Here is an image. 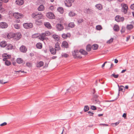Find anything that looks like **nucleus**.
<instances>
[{
    "mask_svg": "<svg viewBox=\"0 0 134 134\" xmlns=\"http://www.w3.org/2000/svg\"><path fill=\"white\" fill-rule=\"evenodd\" d=\"M80 53L79 50H74V52H72V55L75 58H81L82 57L80 56Z\"/></svg>",
    "mask_w": 134,
    "mask_h": 134,
    "instance_id": "nucleus-1",
    "label": "nucleus"
},
{
    "mask_svg": "<svg viewBox=\"0 0 134 134\" xmlns=\"http://www.w3.org/2000/svg\"><path fill=\"white\" fill-rule=\"evenodd\" d=\"M74 1V0H66L64 1L65 5L68 7H70L72 5V3Z\"/></svg>",
    "mask_w": 134,
    "mask_h": 134,
    "instance_id": "nucleus-2",
    "label": "nucleus"
},
{
    "mask_svg": "<svg viewBox=\"0 0 134 134\" xmlns=\"http://www.w3.org/2000/svg\"><path fill=\"white\" fill-rule=\"evenodd\" d=\"M121 6H122V9H121V11L124 12L125 14H126L127 12V9H128V7L127 5L126 4H122Z\"/></svg>",
    "mask_w": 134,
    "mask_h": 134,
    "instance_id": "nucleus-3",
    "label": "nucleus"
},
{
    "mask_svg": "<svg viewBox=\"0 0 134 134\" xmlns=\"http://www.w3.org/2000/svg\"><path fill=\"white\" fill-rule=\"evenodd\" d=\"M125 18L123 17H121L120 15H117L115 17V20L118 22H123Z\"/></svg>",
    "mask_w": 134,
    "mask_h": 134,
    "instance_id": "nucleus-4",
    "label": "nucleus"
},
{
    "mask_svg": "<svg viewBox=\"0 0 134 134\" xmlns=\"http://www.w3.org/2000/svg\"><path fill=\"white\" fill-rule=\"evenodd\" d=\"M23 26L25 28L29 29L31 28L32 27L33 24L31 23H25L23 24Z\"/></svg>",
    "mask_w": 134,
    "mask_h": 134,
    "instance_id": "nucleus-5",
    "label": "nucleus"
},
{
    "mask_svg": "<svg viewBox=\"0 0 134 134\" xmlns=\"http://www.w3.org/2000/svg\"><path fill=\"white\" fill-rule=\"evenodd\" d=\"M23 15L22 14L18 13H15L13 14V16L16 18L19 19L21 18Z\"/></svg>",
    "mask_w": 134,
    "mask_h": 134,
    "instance_id": "nucleus-6",
    "label": "nucleus"
},
{
    "mask_svg": "<svg viewBox=\"0 0 134 134\" xmlns=\"http://www.w3.org/2000/svg\"><path fill=\"white\" fill-rule=\"evenodd\" d=\"M46 16L48 18L50 19H53L55 17V16L53 13L51 12H49L46 14Z\"/></svg>",
    "mask_w": 134,
    "mask_h": 134,
    "instance_id": "nucleus-7",
    "label": "nucleus"
},
{
    "mask_svg": "<svg viewBox=\"0 0 134 134\" xmlns=\"http://www.w3.org/2000/svg\"><path fill=\"white\" fill-rule=\"evenodd\" d=\"M8 26L7 23L5 22L0 23V28L2 29L6 28Z\"/></svg>",
    "mask_w": 134,
    "mask_h": 134,
    "instance_id": "nucleus-8",
    "label": "nucleus"
},
{
    "mask_svg": "<svg viewBox=\"0 0 134 134\" xmlns=\"http://www.w3.org/2000/svg\"><path fill=\"white\" fill-rule=\"evenodd\" d=\"M40 36V37L39 38L42 41H43L44 40H47L48 39L46 37V36L45 35L44 33H42L41 34Z\"/></svg>",
    "mask_w": 134,
    "mask_h": 134,
    "instance_id": "nucleus-9",
    "label": "nucleus"
},
{
    "mask_svg": "<svg viewBox=\"0 0 134 134\" xmlns=\"http://www.w3.org/2000/svg\"><path fill=\"white\" fill-rule=\"evenodd\" d=\"M77 88L76 86H72L71 87H70L67 90V91L69 92V91L72 90V93H73L74 92H75L76 91Z\"/></svg>",
    "mask_w": 134,
    "mask_h": 134,
    "instance_id": "nucleus-10",
    "label": "nucleus"
},
{
    "mask_svg": "<svg viewBox=\"0 0 134 134\" xmlns=\"http://www.w3.org/2000/svg\"><path fill=\"white\" fill-rule=\"evenodd\" d=\"M20 50L21 52L24 53L26 52L27 49L25 46L22 45L20 47Z\"/></svg>",
    "mask_w": 134,
    "mask_h": 134,
    "instance_id": "nucleus-11",
    "label": "nucleus"
},
{
    "mask_svg": "<svg viewBox=\"0 0 134 134\" xmlns=\"http://www.w3.org/2000/svg\"><path fill=\"white\" fill-rule=\"evenodd\" d=\"M81 54L84 55H86L88 54V53L84 49H81L79 50Z\"/></svg>",
    "mask_w": 134,
    "mask_h": 134,
    "instance_id": "nucleus-12",
    "label": "nucleus"
},
{
    "mask_svg": "<svg viewBox=\"0 0 134 134\" xmlns=\"http://www.w3.org/2000/svg\"><path fill=\"white\" fill-rule=\"evenodd\" d=\"M24 3L23 0H16V4L19 5H23Z\"/></svg>",
    "mask_w": 134,
    "mask_h": 134,
    "instance_id": "nucleus-13",
    "label": "nucleus"
},
{
    "mask_svg": "<svg viewBox=\"0 0 134 134\" xmlns=\"http://www.w3.org/2000/svg\"><path fill=\"white\" fill-rule=\"evenodd\" d=\"M58 51V49H54L53 48H50V51L51 53L53 54H55L56 52V51Z\"/></svg>",
    "mask_w": 134,
    "mask_h": 134,
    "instance_id": "nucleus-14",
    "label": "nucleus"
},
{
    "mask_svg": "<svg viewBox=\"0 0 134 134\" xmlns=\"http://www.w3.org/2000/svg\"><path fill=\"white\" fill-rule=\"evenodd\" d=\"M118 86L119 87V91H121L123 92H124L125 91V89L124 88V86L122 85H120V86L119 85H118Z\"/></svg>",
    "mask_w": 134,
    "mask_h": 134,
    "instance_id": "nucleus-15",
    "label": "nucleus"
},
{
    "mask_svg": "<svg viewBox=\"0 0 134 134\" xmlns=\"http://www.w3.org/2000/svg\"><path fill=\"white\" fill-rule=\"evenodd\" d=\"M7 44L6 41H3L0 43V45L1 47H5Z\"/></svg>",
    "mask_w": 134,
    "mask_h": 134,
    "instance_id": "nucleus-16",
    "label": "nucleus"
},
{
    "mask_svg": "<svg viewBox=\"0 0 134 134\" xmlns=\"http://www.w3.org/2000/svg\"><path fill=\"white\" fill-rule=\"evenodd\" d=\"M77 15V14L74 13V12L71 11L69 13V16L70 17H72Z\"/></svg>",
    "mask_w": 134,
    "mask_h": 134,
    "instance_id": "nucleus-17",
    "label": "nucleus"
},
{
    "mask_svg": "<svg viewBox=\"0 0 134 134\" xmlns=\"http://www.w3.org/2000/svg\"><path fill=\"white\" fill-rule=\"evenodd\" d=\"M37 9L40 11H43L44 9V7L43 5H41L38 7Z\"/></svg>",
    "mask_w": 134,
    "mask_h": 134,
    "instance_id": "nucleus-18",
    "label": "nucleus"
},
{
    "mask_svg": "<svg viewBox=\"0 0 134 134\" xmlns=\"http://www.w3.org/2000/svg\"><path fill=\"white\" fill-rule=\"evenodd\" d=\"M62 47L63 46L65 48H68V43L66 41H64L62 43Z\"/></svg>",
    "mask_w": 134,
    "mask_h": 134,
    "instance_id": "nucleus-19",
    "label": "nucleus"
},
{
    "mask_svg": "<svg viewBox=\"0 0 134 134\" xmlns=\"http://www.w3.org/2000/svg\"><path fill=\"white\" fill-rule=\"evenodd\" d=\"M114 30L118 32L119 30V26L117 25H115L114 26L113 28Z\"/></svg>",
    "mask_w": 134,
    "mask_h": 134,
    "instance_id": "nucleus-20",
    "label": "nucleus"
},
{
    "mask_svg": "<svg viewBox=\"0 0 134 134\" xmlns=\"http://www.w3.org/2000/svg\"><path fill=\"white\" fill-rule=\"evenodd\" d=\"M43 62L40 61L37 63L36 66L38 68H40L43 66Z\"/></svg>",
    "mask_w": 134,
    "mask_h": 134,
    "instance_id": "nucleus-21",
    "label": "nucleus"
},
{
    "mask_svg": "<svg viewBox=\"0 0 134 134\" xmlns=\"http://www.w3.org/2000/svg\"><path fill=\"white\" fill-rule=\"evenodd\" d=\"M62 36L63 38H66L68 37H70V34L68 33L67 34H63L62 35Z\"/></svg>",
    "mask_w": 134,
    "mask_h": 134,
    "instance_id": "nucleus-22",
    "label": "nucleus"
},
{
    "mask_svg": "<svg viewBox=\"0 0 134 134\" xmlns=\"http://www.w3.org/2000/svg\"><path fill=\"white\" fill-rule=\"evenodd\" d=\"M91 48L92 46L90 44H88L86 46V50L88 52L90 51Z\"/></svg>",
    "mask_w": 134,
    "mask_h": 134,
    "instance_id": "nucleus-23",
    "label": "nucleus"
},
{
    "mask_svg": "<svg viewBox=\"0 0 134 134\" xmlns=\"http://www.w3.org/2000/svg\"><path fill=\"white\" fill-rule=\"evenodd\" d=\"M44 25L46 27L49 29H51V25L48 22L45 23Z\"/></svg>",
    "mask_w": 134,
    "mask_h": 134,
    "instance_id": "nucleus-24",
    "label": "nucleus"
},
{
    "mask_svg": "<svg viewBox=\"0 0 134 134\" xmlns=\"http://www.w3.org/2000/svg\"><path fill=\"white\" fill-rule=\"evenodd\" d=\"M98 46L96 44H94L92 46V48L94 50H97L98 48Z\"/></svg>",
    "mask_w": 134,
    "mask_h": 134,
    "instance_id": "nucleus-25",
    "label": "nucleus"
},
{
    "mask_svg": "<svg viewBox=\"0 0 134 134\" xmlns=\"http://www.w3.org/2000/svg\"><path fill=\"white\" fill-rule=\"evenodd\" d=\"M7 45V46L6 48L7 50L12 49L13 48V46L12 44H9Z\"/></svg>",
    "mask_w": 134,
    "mask_h": 134,
    "instance_id": "nucleus-26",
    "label": "nucleus"
},
{
    "mask_svg": "<svg viewBox=\"0 0 134 134\" xmlns=\"http://www.w3.org/2000/svg\"><path fill=\"white\" fill-rule=\"evenodd\" d=\"M35 24L38 25H40L42 24L41 20L39 19H36L35 20Z\"/></svg>",
    "mask_w": 134,
    "mask_h": 134,
    "instance_id": "nucleus-27",
    "label": "nucleus"
},
{
    "mask_svg": "<svg viewBox=\"0 0 134 134\" xmlns=\"http://www.w3.org/2000/svg\"><path fill=\"white\" fill-rule=\"evenodd\" d=\"M95 6L99 10H101L103 8L102 5L101 4H97Z\"/></svg>",
    "mask_w": 134,
    "mask_h": 134,
    "instance_id": "nucleus-28",
    "label": "nucleus"
},
{
    "mask_svg": "<svg viewBox=\"0 0 134 134\" xmlns=\"http://www.w3.org/2000/svg\"><path fill=\"white\" fill-rule=\"evenodd\" d=\"M36 47L38 49H41L42 47V44L40 43H37L36 45Z\"/></svg>",
    "mask_w": 134,
    "mask_h": 134,
    "instance_id": "nucleus-29",
    "label": "nucleus"
},
{
    "mask_svg": "<svg viewBox=\"0 0 134 134\" xmlns=\"http://www.w3.org/2000/svg\"><path fill=\"white\" fill-rule=\"evenodd\" d=\"M133 27V26L131 24L128 25L126 26V28L128 30H131Z\"/></svg>",
    "mask_w": 134,
    "mask_h": 134,
    "instance_id": "nucleus-30",
    "label": "nucleus"
},
{
    "mask_svg": "<svg viewBox=\"0 0 134 134\" xmlns=\"http://www.w3.org/2000/svg\"><path fill=\"white\" fill-rule=\"evenodd\" d=\"M68 25V27L72 28L74 27L75 25L74 23L71 22L69 23Z\"/></svg>",
    "mask_w": 134,
    "mask_h": 134,
    "instance_id": "nucleus-31",
    "label": "nucleus"
},
{
    "mask_svg": "<svg viewBox=\"0 0 134 134\" xmlns=\"http://www.w3.org/2000/svg\"><path fill=\"white\" fill-rule=\"evenodd\" d=\"M23 60L22 59L20 58H18L16 60V62L18 64H21L22 63Z\"/></svg>",
    "mask_w": 134,
    "mask_h": 134,
    "instance_id": "nucleus-32",
    "label": "nucleus"
},
{
    "mask_svg": "<svg viewBox=\"0 0 134 134\" xmlns=\"http://www.w3.org/2000/svg\"><path fill=\"white\" fill-rule=\"evenodd\" d=\"M2 0H0V10H2V12H3L5 10L2 8Z\"/></svg>",
    "mask_w": 134,
    "mask_h": 134,
    "instance_id": "nucleus-33",
    "label": "nucleus"
},
{
    "mask_svg": "<svg viewBox=\"0 0 134 134\" xmlns=\"http://www.w3.org/2000/svg\"><path fill=\"white\" fill-rule=\"evenodd\" d=\"M93 12V10L92 9H91L89 8H88V9H87V10H86V13L87 14H91V13H92Z\"/></svg>",
    "mask_w": 134,
    "mask_h": 134,
    "instance_id": "nucleus-34",
    "label": "nucleus"
},
{
    "mask_svg": "<svg viewBox=\"0 0 134 134\" xmlns=\"http://www.w3.org/2000/svg\"><path fill=\"white\" fill-rule=\"evenodd\" d=\"M89 109V107L88 105H85L84 106L83 110L85 112H86Z\"/></svg>",
    "mask_w": 134,
    "mask_h": 134,
    "instance_id": "nucleus-35",
    "label": "nucleus"
},
{
    "mask_svg": "<svg viewBox=\"0 0 134 134\" xmlns=\"http://www.w3.org/2000/svg\"><path fill=\"white\" fill-rule=\"evenodd\" d=\"M4 57H5V58L10 59L11 57V56L10 55H8L7 54H4L3 55Z\"/></svg>",
    "mask_w": 134,
    "mask_h": 134,
    "instance_id": "nucleus-36",
    "label": "nucleus"
},
{
    "mask_svg": "<svg viewBox=\"0 0 134 134\" xmlns=\"http://www.w3.org/2000/svg\"><path fill=\"white\" fill-rule=\"evenodd\" d=\"M52 37L56 41H58L59 39L58 35H52Z\"/></svg>",
    "mask_w": 134,
    "mask_h": 134,
    "instance_id": "nucleus-37",
    "label": "nucleus"
},
{
    "mask_svg": "<svg viewBox=\"0 0 134 134\" xmlns=\"http://www.w3.org/2000/svg\"><path fill=\"white\" fill-rule=\"evenodd\" d=\"M42 17L43 15L41 13H39L38 14H37V18L42 19Z\"/></svg>",
    "mask_w": 134,
    "mask_h": 134,
    "instance_id": "nucleus-38",
    "label": "nucleus"
},
{
    "mask_svg": "<svg viewBox=\"0 0 134 134\" xmlns=\"http://www.w3.org/2000/svg\"><path fill=\"white\" fill-rule=\"evenodd\" d=\"M64 10L63 8L62 7H59V12L61 14H63L64 12Z\"/></svg>",
    "mask_w": 134,
    "mask_h": 134,
    "instance_id": "nucleus-39",
    "label": "nucleus"
},
{
    "mask_svg": "<svg viewBox=\"0 0 134 134\" xmlns=\"http://www.w3.org/2000/svg\"><path fill=\"white\" fill-rule=\"evenodd\" d=\"M102 29V28L100 25H98L96 26V29L97 30H100Z\"/></svg>",
    "mask_w": 134,
    "mask_h": 134,
    "instance_id": "nucleus-40",
    "label": "nucleus"
},
{
    "mask_svg": "<svg viewBox=\"0 0 134 134\" xmlns=\"http://www.w3.org/2000/svg\"><path fill=\"white\" fill-rule=\"evenodd\" d=\"M119 76V74H118L116 75L114 73L113 74H112L111 75V76L115 78H117Z\"/></svg>",
    "mask_w": 134,
    "mask_h": 134,
    "instance_id": "nucleus-41",
    "label": "nucleus"
},
{
    "mask_svg": "<svg viewBox=\"0 0 134 134\" xmlns=\"http://www.w3.org/2000/svg\"><path fill=\"white\" fill-rule=\"evenodd\" d=\"M14 27L16 29H19L20 28V25L18 24H15L14 25Z\"/></svg>",
    "mask_w": 134,
    "mask_h": 134,
    "instance_id": "nucleus-42",
    "label": "nucleus"
},
{
    "mask_svg": "<svg viewBox=\"0 0 134 134\" xmlns=\"http://www.w3.org/2000/svg\"><path fill=\"white\" fill-rule=\"evenodd\" d=\"M120 121V120H119L118 121L114 123H112L111 124V126H112L114 127H115L116 125H118Z\"/></svg>",
    "mask_w": 134,
    "mask_h": 134,
    "instance_id": "nucleus-43",
    "label": "nucleus"
},
{
    "mask_svg": "<svg viewBox=\"0 0 134 134\" xmlns=\"http://www.w3.org/2000/svg\"><path fill=\"white\" fill-rule=\"evenodd\" d=\"M86 113L87 115H88V114H89L90 116H93V114H94V113H93V112H92L90 111H88Z\"/></svg>",
    "mask_w": 134,
    "mask_h": 134,
    "instance_id": "nucleus-44",
    "label": "nucleus"
},
{
    "mask_svg": "<svg viewBox=\"0 0 134 134\" xmlns=\"http://www.w3.org/2000/svg\"><path fill=\"white\" fill-rule=\"evenodd\" d=\"M5 64L7 66H9L11 64V62L8 60H6L5 62Z\"/></svg>",
    "mask_w": 134,
    "mask_h": 134,
    "instance_id": "nucleus-45",
    "label": "nucleus"
},
{
    "mask_svg": "<svg viewBox=\"0 0 134 134\" xmlns=\"http://www.w3.org/2000/svg\"><path fill=\"white\" fill-rule=\"evenodd\" d=\"M62 57H64L65 58H67L69 56L68 54L66 53H64V54L62 53Z\"/></svg>",
    "mask_w": 134,
    "mask_h": 134,
    "instance_id": "nucleus-46",
    "label": "nucleus"
},
{
    "mask_svg": "<svg viewBox=\"0 0 134 134\" xmlns=\"http://www.w3.org/2000/svg\"><path fill=\"white\" fill-rule=\"evenodd\" d=\"M64 29V27L61 24H59V31H61Z\"/></svg>",
    "mask_w": 134,
    "mask_h": 134,
    "instance_id": "nucleus-47",
    "label": "nucleus"
},
{
    "mask_svg": "<svg viewBox=\"0 0 134 134\" xmlns=\"http://www.w3.org/2000/svg\"><path fill=\"white\" fill-rule=\"evenodd\" d=\"M90 109L93 110H96L97 109L96 107L94 105L91 106V107Z\"/></svg>",
    "mask_w": 134,
    "mask_h": 134,
    "instance_id": "nucleus-48",
    "label": "nucleus"
},
{
    "mask_svg": "<svg viewBox=\"0 0 134 134\" xmlns=\"http://www.w3.org/2000/svg\"><path fill=\"white\" fill-rule=\"evenodd\" d=\"M125 27L122 26V29L120 30V32L121 33H122L125 32Z\"/></svg>",
    "mask_w": 134,
    "mask_h": 134,
    "instance_id": "nucleus-49",
    "label": "nucleus"
},
{
    "mask_svg": "<svg viewBox=\"0 0 134 134\" xmlns=\"http://www.w3.org/2000/svg\"><path fill=\"white\" fill-rule=\"evenodd\" d=\"M37 14L33 13L31 15V16L33 18H37Z\"/></svg>",
    "mask_w": 134,
    "mask_h": 134,
    "instance_id": "nucleus-50",
    "label": "nucleus"
},
{
    "mask_svg": "<svg viewBox=\"0 0 134 134\" xmlns=\"http://www.w3.org/2000/svg\"><path fill=\"white\" fill-rule=\"evenodd\" d=\"M113 40V38H111L110 39L108 40L107 42V43L108 44H110L112 42Z\"/></svg>",
    "mask_w": 134,
    "mask_h": 134,
    "instance_id": "nucleus-51",
    "label": "nucleus"
},
{
    "mask_svg": "<svg viewBox=\"0 0 134 134\" xmlns=\"http://www.w3.org/2000/svg\"><path fill=\"white\" fill-rule=\"evenodd\" d=\"M55 49H57L58 50H59V43L58 42H57L55 43Z\"/></svg>",
    "mask_w": 134,
    "mask_h": 134,
    "instance_id": "nucleus-52",
    "label": "nucleus"
},
{
    "mask_svg": "<svg viewBox=\"0 0 134 134\" xmlns=\"http://www.w3.org/2000/svg\"><path fill=\"white\" fill-rule=\"evenodd\" d=\"M44 34H45V35H46V36H49L50 35L51 33L49 31H46L44 33Z\"/></svg>",
    "mask_w": 134,
    "mask_h": 134,
    "instance_id": "nucleus-53",
    "label": "nucleus"
},
{
    "mask_svg": "<svg viewBox=\"0 0 134 134\" xmlns=\"http://www.w3.org/2000/svg\"><path fill=\"white\" fill-rule=\"evenodd\" d=\"M84 20L83 19H79L78 20L77 22L79 23H81L83 22Z\"/></svg>",
    "mask_w": 134,
    "mask_h": 134,
    "instance_id": "nucleus-54",
    "label": "nucleus"
},
{
    "mask_svg": "<svg viewBox=\"0 0 134 134\" xmlns=\"http://www.w3.org/2000/svg\"><path fill=\"white\" fill-rule=\"evenodd\" d=\"M117 99V98H116L115 99L112 100H105V102H114V101Z\"/></svg>",
    "mask_w": 134,
    "mask_h": 134,
    "instance_id": "nucleus-55",
    "label": "nucleus"
},
{
    "mask_svg": "<svg viewBox=\"0 0 134 134\" xmlns=\"http://www.w3.org/2000/svg\"><path fill=\"white\" fill-rule=\"evenodd\" d=\"M95 100V101L96 102V103H98V104H99L100 103V101L97 98H96Z\"/></svg>",
    "mask_w": 134,
    "mask_h": 134,
    "instance_id": "nucleus-56",
    "label": "nucleus"
},
{
    "mask_svg": "<svg viewBox=\"0 0 134 134\" xmlns=\"http://www.w3.org/2000/svg\"><path fill=\"white\" fill-rule=\"evenodd\" d=\"M26 65L27 66L29 67H30L31 66V64L29 62L26 63Z\"/></svg>",
    "mask_w": 134,
    "mask_h": 134,
    "instance_id": "nucleus-57",
    "label": "nucleus"
},
{
    "mask_svg": "<svg viewBox=\"0 0 134 134\" xmlns=\"http://www.w3.org/2000/svg\"><path fill=\"white\" fill-rule=\"evenodd\" d=\"M15 72L16 74H18V73H19L20 72H23L25 73V72L24 71H21V70H19V71H15Z\"/></svg>",
    "mask_w": 134,
    "mask_h": 134,
    "instance_id": "nucleus-58",
    "label": "nucleus"
},
{
    "mask_svg": "<svg viewBox=\"0 0 134 134\" xmlns=\"http://www.w3.org/2000/svg\"><path fill=\"white\" fill-rule=\"evenodd\" d=\"M7 124V123L6 122H4V123L1 124L0 126H3L6 125Z\"/></svg>",
    "mask_w": 134,
    "mask_h": 134,
    "instance_id": "nucleus-59",
    "label": "nucleus"
},
{
    "mask_svg": "<svg viewBox=\"0 0 134 134\" xmlns=\"http://www.w3.org/2000/svg\"><path fill=\"white\" fill-rule=\"evenodd\" d=\"M122 117H124L125 119L127 118L126 114V113H124L122 116Z\"/></svg>",
    "mask_w": 134,
    "mask_h": 134,
    "instance_id": "nucleus-60",
    "label": "nucleus"
},
{
    "mask_svg": "<svg viewBox=\"0 0 134 134\" xmlns=\"http://www.w3.org/2000/svg\"><path fill=\"white\" fill-rule=\"evenodd\" d=\"M130 8L131 9L134 10V4L131 5L130 6Z\"/></svg>",
    "mask_w": 134,
    "mask_h": 134,
    "instance_id": "nucleus-61",
    "label": "nucleus"
},
{
    "mask_svg": "<svg viewBox=\"0 0 134 134\" xmlns=\"http://www.w3.org/2000/svg\"><path fill=\"white\" fill-rule=\"evenodd\" d=\"M7 82H3V80H0V83L1 84H4L5 83H7Z\"/></svg>",
    "mask_w": 134,
    "mask_h": 134,
    "instance_id": "nucleus-62",
    "label": "nucleus"
},
{
    "mask_svg": "<svg viewBox=\"0 0 134 134\" xmlns=\"http://www.w3.org/2000/svg\"><path fill=\"white\" fill-rule=\"evenodd\" d=\"M99 125L100 126L103 125L104 126H109V125L108 124H99Z\"/></svg>",
    "mask_w": 134,
    "mask_h": 134,
    "instance_id": "nucleus-63",
    "label": "nucleus"
},
{
    "mask_svg": "<svg viewBox=\"0 0 134 134\" xmlns=\"http://www.w3.org/2000/svg\"><path fill=\"white\" fill-rule=\"evenodd\" d=\"M99 97V96L97 94H94L93 95V97L95 99L97 98L98 97Z\"/></svg>",
    "mask_w": 134,
    "mask_h": 134,
    "instance_id": "nucleus-64",
    "label": "nucleus"
}]
</instances>
